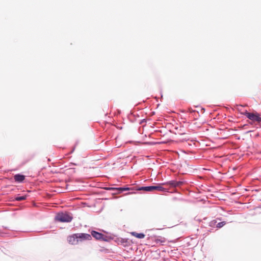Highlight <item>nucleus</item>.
Wrapping results in <instances>:
<instances>
[{
	"label": "nucleus",
	"mask_w": 261,
	"mask_h": 261,
	"mask_svg": "<svg viewBox=\"0 0 261 261\" xmlns=\"http://www.w3.org/2000/svg\"><path fill=\"white\" fill-rule=\"evenodd\" d=\"M68 243L71 245H76L82 241V233H74L67 237Z\"/></svg>",
	"instance_id": "5"
},
{
	"label": "nucleus",
	"mask_w": 261,
	"mask_h": 261,
	"mask_svg": "<svg viewBox=\"0 0 261 261\" xmlns=\"http://www.w3.org/2000/svg\"><path fill=\"white\" fill-rule=\"evenodd\" d=\"M144 122H146V120L145 119H142V120H141V121L140 122V124H142V123H143Z\"/></svg>",
	"instance_id": "18"
},
{
	"label": "nucleus",
	"mask_w": 261,
	"mask_h": 261,
	"mask_svg": "<svg viewBox=\"0 0 261 261\" xmlns=\"http://www.w3.org/2000/svg\"><path fill=\"white\" fill-rule=\"evenodd\" d=\"M108 189L110 190H116L117 193H121L124 191L130 190V188L124 186V187H118V188H109Z\"/></svg>",
	"instance_id": "7"
},
{
	"label": "nucleus",
	"mask_w": 261,
	"mask_h": 261,
	"mask_svg": "<svg viewBox=\"0 0 261 261\" xmlns=\"http://www.w3.org/2000/svg\"><path fill=\"white\" fill-rule=\"evenodd\" d=\"M166 239L165 238L162 237H159L157 239H155V242L156 244L161 243L163 244L165 243Z\"/></svg>",
	"instance_id": "13"
},
{
	"label": "nucleus",
	"mask_w": 261,
	"mask_h": 261,
	"mask_svg": "<svg viewBox=\"0 0 261 261\" xmlns=\"http://www.w3.org/2000/svg\"><path fill=\"white\" fill-rule=\"evenodd\" d=\"M26 198H27L26 195H18L15 197V199L16 201H22V200L26 199Z\"/></svg>",
	"instance_id": "10"
},
{
	"label": "nucleus",
	"mask_w": 261,
	"mask_h": 261,
	"mask_svg": "<svg viewBox=\"0 0 261 261\" xmlns=\"http://www.w3.org/2000/svg\"><path fill=\"white\" fill-rule=\"evenodd\" d=\"M91 207L92 206H95V204L94 202H91L90 203H88L87 202L83 201V208L85 207Z\"/></svg>",
	"instance_id": "12"
},
{
	"label": "nucleus",
	"mask_w": 261,
	"mask_h": 261,
	"mask_svg": "<svg viewBox=\"0 0 261 261\" xmlns=\"http://www.w3.org/2000/svg\"><path fill=\"white\" fill-rule=\"evenodd\" d=\"M82 183H83V187H85V185H84V184H85V182H84L83 180V181H82Z\"/></svg>",
	"instance_id": "19"
},
{
	"label": "nucleus",
	"mask_w": 261,
	"mask_h": 261,
	"mask_svg": "<svg viewBox=\"0 0 261 261\" xmlns=\"http://www.w3.org/2000/svg\"><path fill=\"white\" fill-rule=\"evenodd\" d=\"M92 236L97 240L103 241L105 242H109L112 239L111 237L105 236L103 233L97 231L92 230L90 231Z\"/></svg>",
	"instance_id": "4"
},
{
	"label": "nucleus",
	"mask_w": 261,
	"mask_h": 261,
	"mask_svg": "<svg viewBox=\"0 0 261 261\" xmlns=\"http://www.w3.org/2000/svg\"><path fill=\"white\" fill-rule=\"evenodd\" d=\"M131 234L133 236L138 239H143L145 236V234L142 232L138 233L137 232L133 231L131 232Z\"/></svg>",
	"instance_id": "9"
},
{
	"label": "nucleus",
	"mask_w": 261,
	"mask_h": 261,
	"mask_svg": "<svg viewBox=\"0 0 261 261\" xmlns=\"http://www.w3.org/2000/svg\"><path fill=\"white\" fill-rule=\"evenodd\" d=\"M188 112H189L191 113L197 112V113H199L198 111H197L196 110H193L191 108H189L188 109Z\"/></svg>",
	"instance_id": "16"
},
{
	"label": "nucleus",
	"mask_w": 261,
	"mask_h": 261,
	"mask_svg": "<svg viewBox=\"0 0 261 261\" xmlns=\"http://www.w3.org/2000/svg\"><path fill=\"white\" fill-rule=\"evenodd\" d=\"M72 219V217L67 213H59L55 217V220L61 222H70Z\"/></svg>",
	"instance_id": "3"
},
{
	"label": "nucleus",
	"mask_w": 261,
	"mask_h": 261,
	"mask_svg": "<svg viewBox=\"0 0 261 261\" xmlns=\"http://www.w3.org/2000/svg\"><path fill=\"white\" fill-rule=\"evenodd\" d=\"M160 261H164V260L163 259H162Z\"/></svg>",
	"instance_id": "22"
},
{
	"label": "nucleus",
	"mask_w": 261,
	"mask_h": 261,
	"mask_svg": "<svg viewBox=\"0 0 261 261\" xmlns=\"http://www.w3.org/2000/svg\"><path fill=\"white\" fill-rule=\"evenodd\" d=\"M204 112H205V109L203 108H201V112L202 113H203Z\"/></svg>",
	"instance_id": "17"
},
{
	"label": "nucleus",
	"mask_w": 261,
	"mask_h": 261,
	"mask_svg": "<svg viewBox=\"0 0 261 261\" xmlns=\"http://www.w3.org/2000/svg\"><path fill=\"white\" fill-rule=\"evenodd\" d=\"M242 114L245 115L248 119L252 121L253 122H261V116L257 112L251 113L247 110H245Z\"/></svg>",
	"instance_id": "2"
},
{
	"label": "nucleus",
	"mask_w": 261,
	"mask_h": 261,
	"mask_svg": "<svg viewBox=\"0 0 261 261\" xmlns=\"http://www.w3.org/2000/svg\"><path fill=\"white\" fill-rule=\"evenodd\" d=\"M185 181L184 180L176 181L175 180H171L162 183V185H168L172 188H176L183 185Z\"/></svg>",
	"instance_id": "6"
},
{
	"label": "nucleus",
	"mask_w": 261,
	"mask_h": 261,
	"mask_svg": "<svg viewBox=\"0 0 261 261\" xmlns=\"http://www.w3.org/2000/svg\"><path fill=\"white\" fill-rule=\"evenodd\" d=\"M217 220H213L210 222L209 225H210V226H211L212 227H215V226L217 227Z\"/></svg>",
	"instance_id": "14"
},
{
	"label": "nucleus",
	"mask_w": 261,
	"mask_h": 261,
	"mask_svg": "<svg viewBox=\"0 0 261 261\" xmlns=\"http://www.w3.org/2000/svg\"><path fill=\"white\" fill-rule=\"evenodd\" d=\"M138 191H144L146 192H151L155 190L162 192H167L168 189H165L162 186V184L158 185H152L149 186L139 187L137 189Z\"/></svg>",
	"instance_id": "1"
},
{
	"label": "nucleus",
	"mask_w": 261,
	"mask_h": 261,
	"mask_svg": "<svg viewBox=\"0 0 261 261\" xmlns=\"http://www.w3.org/2000/svg\"><path fill=\"white\" fill-rule=\"evenodd\" d=\"M84 196H85V194H83V198H82V199H85V198L84 197Z\"/></svg>",
	"instance_id": "20"
},
{
	"label": "nucleus",
	"mask_w": 261,
	"mask_h": 261,
	"mask_svg": "<svg viewBox=\"0 0 261 261\" xmlns=\"http://www.w3.org/2000/svg\"><path fill=\"white\" fill-rule=\"evenodd\" d=\"M226 223L225 221H222L218 223L217 222V228H220L222 227L223 226H224L226 224Z\"/></svg>",
	"instance_id": "15"
},
{
	"label": "nucleus",
	"mask_w": 261,
	"mask_h": 261,
	"mask_svg": "<svg viewBox=\"0 0 261 261\" xmlns=\"http://www.w3.org/2000/svg\"><path fill=\"white\" fill-rule=\"evenodd\" d=\"M91 234H88L86 233H83V241L84 240H90L92 239Z\"/></svg>",
	"instance_id": "11"
},
{
	"label": "nucleus",
	"mask_w": 261,
	"mask_h": 261,
	"mask_svg": "<svg viewBox=\"0 0 261 261\" xmlns=\"http://www.w3.org/2000/svg\"><path fill=\"white\" fill-rule=\"evenodd\" d=\"M25 176L21 174H16L14 176L15 181L17 183H21L25 179Z\"/></svg>",
	"instance_id": "8"
},
{
	"label": "nucleus",
	"mask_w": 261,
	"mask_h": 261,
	"mask_svg": "<svg viewBox=\"0 0 261 261\" xmlns=\"http://www.w3.org/2000/svg\"><path fill=\"white\" fill-rule=\"evenodd\" d=\"M121 243H124V241H123V240H124V239H122V238H121Z\"/></svg>",
	"instance_id": "21"
}]
</instances>
